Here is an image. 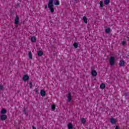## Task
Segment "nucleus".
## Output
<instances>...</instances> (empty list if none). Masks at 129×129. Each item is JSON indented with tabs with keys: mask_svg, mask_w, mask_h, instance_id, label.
Returning a JSON list of instances; mask_svg holds the SVG:
<instances>
[{
	"mask_svg": "<svg viewBox=\"0 0 129 129\" xmlns=\"http://www.w3.org/2000/svg\"><path fill=\"white\" fill-rule=\"evenodd\" d=\"M53 0H49L48 4V8L49 9L51 13H54V4H53Z\"/></svg>",
	"mask_w": 129,
	"mask_h": 129,
	"instance_id": "f257e3e1",
	"label": "nucleus"
},
{
	"mask_svg": "<svg viewBox=\"0 0 129 129\" xmlns=\"http://www.w3.org/2000/svg\"><path fill=\"white\" fill-rule=\"evenodd\" d=\"M109 63L111 66H113L115 63V58L112 56H111L109 59Z\"/></svg>",
	"mask_w": 129,
	"mask_h": 129,
	"instance_id": "f03ea898",
	"label": "nucleus"
},
{
	"mask_svg": "<svg viewBox=\"0 0 129 129\" xmlns=\"http://www.w3.org/2000/svg\"><path fill=\"white\" fill-rule=\"evenodd\" d=\"M1 120H6L8 118V116L6 114H2L0 116Z\"/></svg>",
	"mask_w": 129,
	"mask_h": 129,
	"instance_id": "7ed1b4c3",
	"label": "nucleus"
},
{
	"mask_svg": "<svg viewBox=\"0 0 129 129\" xmlns=\"http://www.w3.org/2000/svg\"><path fill=\"white\" fill-rule=\"evenodd\" d=\"M110 122L112 124H115L116 123V119H114V118H111L110 119Z\"/></svg>",
	"mask_w": 129,
	"mask_h": 129,
	"instance_id": "20e7f679",
	"label": "nucleus"
},
{
	"mask_svg": "<svg viewBox=\"0 0 129 129\" xmlns=\"http://www.w3.org/2000/svg\"><path fill=\"white\" fill-rule=\"evenodd\" d=\"M125 62H124V60H121L120 61H119V65L120 66V67H123V66H124V63Z\"/></svg>",
	"mask_w": 129,
	"mask_h": 129,
	"instance_id": "39448f33",
	"label": "nucleus"
},
{
	"mask_svg": "<svg viewBox=\"0 0 129 129\" xmlns=\"http://www.w3.org/2000/svg\"><path fill=\"white\" fill-rule=\"evenodd\" d=\"M23 79L24 80V81H27L28 80H29V79H30V77H29V76L28 75H24L23 77Z\"/></svg>",
	"mask_w": 129,
	"mask_h": 129,
	"instance_id": "423d86ee",
	"label": "nucleus"
},
{
	"mask_svg": "<svg viewBox=\"0 0 129 129\" xmlns=\"http://www.w3.org/2000/svg\"><path fill=\"white\" fill-rule=\"evenodd\" d=\"M19 22H20V18H19V16L17 15L15 20V23L16 25H18V24H19Z\"/></svg>",
	"mask_w": 129,
	"mask_h": 129,
	"instance_id": "0eeeda50",
	"label": "nucleus"
},
{
	"mask_svg": "<svg viewBox=\"0 0 129 129\" xmlns=\"http://www.w3.org/2000/svg\"><path fill=\"white\" fill-rule=\"evenodd\" d=\"M68 100L69 102H70V101L72 100V97L71 96V94L70 93H69V95H68Z\"/></svg>",
	"mask_w": 129,
	"mask_h": 129,
	"instance_id": "6e6552de",
	"label": "nucleus"
},
{
	"mask_svg": "<svg viewBox=\"0 0 129 129\" xmlns=\"http://www.w3.org/2000/svg\"><path fill=\"white\" fill-rule=\"evenodd\" d=\"M41 96H45L46 95V92L44 90H41L40 91Z\"/></svg>",
	"mask_w": 129,
	"mask_h": 129,
	"instance_id": "1a4fd4ad",
	"label": "nucleus"
},
{
	"mask_svg": "<svg viewBox=\"0 0 129 129\" xmlns=\"http://www.w3.org/2000/svg\"><path fill=\"white\" fill-rule=\"evenodd\" d=\"M91 74H92V76L95 77V76H96V75H97V73L95 71L93 70L91 72Z\"/></svg>",
	"mask_w": 129,
	"mask_h": 129,
	"instance_id": "9d476101",
	"label": "nucleus"
},
{
	"mask_svg": "<svg viewBox=\"0 0 129 129\" xmlns=\"http://www.w3.org/2000/svg\"><path fill=\"white\" fill-rule=\"evenodd\" d=\"M54 4L55 6H59L60 5V2L59 0H54Z\"/></svg>",
	"mask_w": 129,
	"mask_h": 129,
	"instance_id": "9b49d317",
	"label": "nucleus"
},
{
	"mask_svg": "<svg viewBox=\"0 0 129 129\" xmlns=\"http://www.w3.org/2000/svg\"><path fill=\"white\" fill-rule=\"evenodd\" d=\"M43 52L42 51H38L37 52V55L38 56H39V57H41V56H43Z\"/></svg>",
	"mask_w": 129,
	"mask_h": 129,
	"instance_id": "f8f14e48",
	"label": "nucleus"
},
{
	"mask_svg": "<svg viewBox=\"0 0 129 129\" xmlns=\"http://www.w3.org/2000/svg\"><path fill=\"white\" fill-rule=\"evenodd\" d=\"M36 41H37V38H36V37L33 36L31 37V42L35 43L36 42Z\"/></svg>",
	"mask_w": 129,
	"mask_h": 129,
	"instance_id": "ddd939ff",
	"label": "nucleus"
},
{
	"mask_svg": "<svg viewBox=\"0 0 129 129\" xmlns=\"http://www.w3.org/2000/svg\"><path fill=\"white\" fill-rule=\"evenodd\" d=\"M1 113L2 114H6V113H7V110L5 108L2 109L1 110Z\"/></svg>",
	"mask_w": 129,
	"mask_h": 129,
	"instance_id": "4468645a",
	"label": "nucleus"
},
{
	"mask_svg": "<svg viewBox=\"0 0 129 129\" xmlns=\"http://www.w3.org/2000/svg\"><path fill=\"white\" fill-rule=\"evenodd\" d=\"M28 56L29 57V59H30L31 60H32V59H33V56L32 55V52H31V51H29L28 52Z\"/></svg>",
	"mask_w": 129,
	"mask_h": 129,
	"instance_id": "2eb2a0df",
	"label": "nucleus"
},
{
	"mask_svg": "<svg viewBox=\"0 0 129 129\" xmlns=\"http://www.w3.org/2000/svg\"><path fill=\"white\" fill-rule=\"evenodd\" d=\"M100 88H101V89H104V88H105V84H101L100 86Z\"/></svg>",
	"mask_w": 129,
	"mask_h": 129,
	"instance_id": "dca6fc26",
	"label": "nucleus"
},
{
	"mask_svg": "<svg viewBox=\"0 0 129 129\" xmlns=\"http://www.w3.org/2000/svg\"><path fill=\"white\" fill-rule=\"evenodd\" d=\"M83 20L85 24H87V18H86V17L84 16L83 17Z\"/></svg>",
	"mask_w": 129,
	"mask_h": 129,
	"instance_id": "f3484780",
	"label": "nucleus"
},
{
	"mask_svg": "<svg viewBox=\"0 0 129 129\" xmlns=\"http://www.w3.org/2000/svg\"><path fill=\"white\" fill-rule=\"evenodd\" d=\"M105 32L106 33V34H109L110 32V29L109 28H107L105 29Z\"/></svg>",
	"mask_w": 129,
	"mask_h": 129,
	"instance_id": "a211bd4d",
	"label": "nucleus"
},
{
	"mask_svg": "<svg viewBox=\"0 0 129 129\" xmlns=\"http://www.w3.org/2000/svg\"><path fill=\"white\" fill-rule=\"evenodd\" d=\"M81 121H82V123L84 124V123H85V122H86V119L84 118H83L81 119Z\"/></svg>",
	"mask_w": 129,
	"mask_h": 129,
	"instance_id": "6ab92c4d",
	"label": "nucleus"
},
{
	"mask_svg": "<svg viewBox=\"0 0 129 129\" xmlns=\"http://www.w3.org/2000/svg\"><path fill=\"white\" fill-rule=\"evenodd\" d=\"M100 7L101 8V9H102V8H103V1H100Z\"/></svg>",
	"mask_w": 129,
	"mask_h": 129,
	"instance_id": "aec40b11",
	"label": "nucleus"
},
{
	"mask_svg": "<svg viewBox=\"0 0 129 129\" xmlns=\"http://www.w3.org/2000/svg\"><path fill=\"white\" fill-rule=\"evenodd\" d=\"M74 47H75V48H76V49H77V48H78V44L77 43H75L73 44Z\"/></svg>",
	"mask_w": 129,
	"mask_h": 129,
	"instance_id": "412c9836",
	"label": "nucleus"
},
{
	"mask_svg": "<svg viewBox=\"0 0 129 129\" xmlns=\"http://www.w3.org/2000/svg\"><path fill=\"white\" fill-rule=\"evenodd\" d=\"M109 3H110L109 0H105V1H104L105 5H108V4H109Z\"/></svg>",
	"mask_w": 129,
	"mask_h": 129,
	"instance_id": "4be33fe9",
	"label": "nucleus"
},
{
	"mask_svg": "<svg viewBox=\"0 0 129 129\" xmlns=\"http://www.w3.org/2000/svg\"><path fill=\"white\" fill-rule=\"evenodd\" d=\"M55 108H56V107L55 105H52L51 109H52V110H55Z\"/></svg>",
	"mask_w": 129,
	"mask_h": 129,
	"instance_id": "5701e85b",
	"label": "nucleus"
},
{
	"mask_svg": "<svg viewBox=\"0 0 129 129\" xmlns=\"http://www.w3.org/2000/svg\"><path fill=\"white\" fill-rule=\"evenodd\" d=\"M4 88V87L3 86V85H0V90H2V89H3Z\"/></svg>",
	"mask_w": 129,
	"mask_h": 129,
	"instance_id": "b1692460",
	"label": "nucleus"
},
{
	"mask_svg": "<svg viewBox=\"0 0 129 129\" xmlns=\"http://www.w3.org/2000/svg\"><path fill=\"white\" fill-rule=\"evenodd\" d=\"M122 45H125V41H123V42H122Z\"/></svg>",
	"mask_w": 129,
	"mask_h": 129,
	"instance_id": "393cba45",
	"label": "nucleus"
},
{
	"mask_svg": "<svg viewBox=\"0 0 129 129\" xmlns=\"http://www.w3.org/2000/svg\"><path fill=\"white\" fill-rule=\"evenodd\" d=\"M30 88H32V83H30Z\"/></svg>",
	"mask_w": 129,
	"mask_h": 129,
	"instance_id": "a878e982",
	"label": "nucleus"
},
{
	"mask_svg": "<svg viewBox=\"0 0 129 129\" xmlns=\"http://www.w3.org/2000/svg\"><path fill=\"white\" fill-rule=\"evenodd\" d=\"M32 128H33V129H36V127H35V126H32Z\"/></svg>",
	"mask_w": 129,
	"mask_h": 129,
	"instance_id": "bb28decb",
	"label": "nucleus"
},
{
	"mask_svg": "<svg viewBox=\"0 0 129 129\" xmlns=\"http://www.w3.org/2000/svg\"><path fill=\"white\" fill-rule=\"evenodd\" d=\"M115 129H118V127H117V126H116Z\"/></svg>",
	"mask_w": 129,
	"mask_h": 129,
	"instance_id": "cd10ccee",
	"label": "nucleus"
},
{
	"mask_svg": "<svg viewBox=\"0 0 129 129\" xmlns=\"http://www.w3.org/2000/svg\"><path fill=\"white\" fill-rule=\"evenodd\" d=\"M47 6H45V9H47Z\"/></svg>",
	"mask_w": 129,
	"mask_h": 129,
	"instance_id": "c85d7f7f",
	"label": "nucleus"
},
{
	"mask_svg": "<svg viewBox=\"0 0 129 129\" xmlns=\"http://www.w3.org/2000/svg\"><path fill=\"white\" fill-rule=\"evenodd\" d=\"M75 1H77V0H75Z\"/></svg>",
	"mask_w": 129,
	"mask_h": 129,
	"instance_id": "c756f323",
	"label": "nucleus"
}]
</instances>
